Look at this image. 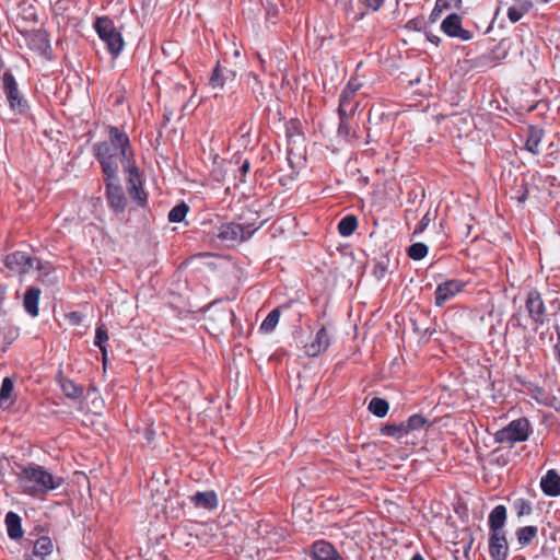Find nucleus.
<instances>
[{
  "mask_svg": "<svg viewBox=\"0 0 560 560\" xmlns=\"http://www.w3.org/2000/svg\"><path fill=\"white\" fill-rule=\"evenodd\" d=\"M93 152L104 175L113 178L115 174H118L119 164L125 171L133 170L135 160L130 139L119 127L110 126L108 139L94 143Z\"/></svg>",
  "mask_w": 560,
  "mask_h": 560,
  "instance_id": "f257e3e1",
  "label": "nucleus"
},
{
  "mask_svg": "<svg viewBox=\"0 0 560 560\" xmlns=\"http://www.w3.org/2000/svg\"><path fill=\"white\" fill-rule=\"evenodd\" d=\"M61 476H55L43 466L30 465L20 475L23 492L32 497H40L56 490L63 483Z\"/></svg>",
  "mask_w": 560,
  "mask_h": 560,
  "instance_id": "f03ea898",
  "label": "nucleus"
},
{
  "mask_svg": "<svg viewBox=\"0 0 560 560\" xmlns=\"http://www.w3.org/2000/svg\"><path fill=\"white\" fill-rule=\"evenodd\" d=\"M530 433L532 428L529 421L526 418H518L497 431L494 434V441L501 444H515L527 441Z\"/></svg>",
  "mask_w": 560,
  "mask_h": 560,
  "instance_id": "7ed1b4c3",
  "label": "nucleus"
},
{
  "mask_svg": "<svg viewBox=\"0 0 560 560\" xmlns=\"http://www.w3.org/2000/svg\"><path fill=\"white\" fill-rule=\"evenodd\" d=\"M94 27L108 51L115 57L118 56L124 48V39L114 22L107 16H102L96 20Z\"/></svg>",
  "mask_w": 560,
  "mask_h": 560,
  "instance_id": "20e7f679",
  "label": "nucleus"
},
{
  "mask_svg": "<svg viewBox=\"0 0 560 560\" xmlns=\"http://www.w3.org/2000/svg\"><path fill=\"white\" fill-rule=\"evenodd\" d=\"M257 231L252 225H242L240 223L230 222L221 224L217 230V237L229 244L241 243L249 240Z\"/></svg>",
  "mask_w": 560,
  "mask_h": 560,
  "instance_id": "39448f33",
  "label": "nucleus"
},
{
  "mask_svg": "<svg viewBox=\"0 0 560 560\" xmlns=\"http://www.w3.org/2000/svg\"><path fill=\"white\" fill-rule=\"evenodd\" d=\"M3 90L12 110L24 114L27 110V102L20 94L18 83L10 71L3 73Z\"/></svg>",
  "mask_w": 560,
  "mask_h": 560,
  "instance_id": "423d86ee",
  "label": "nucleus"
},
{
  "mask_svg": "<svg viewBox=\"0 0 560 560\" xmlns=\"http://www.w3.org/2000/svg\"><path fill=\"white\" fill-rule=\"evenodd\" d=\"M4 264L10 270L19 275H25L33 269L40 270L43 268L42 262L37 258H33L23 252L9 254L5 257Z\"/></svg>",
  "mask_w": 560,
  "mask_h": 560,
  "instance_id": "0eeeda50",
  "label": "nucleus"
},
{
  "mask_svg": "<svg viewBox=\"0 0 560 560\" xmlns=\"http://www.w3.org/2000/svg\"><path fill=\"white\" fill-rule=\"evenodd\" d=\"M104 179L106 183V197L110 207L116 212H122L126 208L127 199L119 184L118 174H115L113 178L104 175Z\"/></svg>",
  "mask_w": 560,
  "mask_h": 560,
  "instance_id": "6e6552de",
  "label": "nucleus"
},
{
  "mask_svg": "<svg viewBox=\"0 0 560 560\" xmlns=\"http://www.w3.org/2000/svg\"><path fill=\"white\" fill-rule=\"evenodd\" d=\"M465 282L452 279L438 284L435 289V305L442 306L463 291Z\"/></svg>",
  "mask_w": 560,
  "mask_h": 560,
  "instance_id": "1a4fd4ad",
  "label": "nucleus"
},
{
  "mask_svg": "<svg viewBox=\"0 0 560 560\" xmlns=\"http://www.w3.org/2000/svg\"><path fill=\"white\" fill-rule=\"evenodd\" d=\"M525 306L530 319L538 325L545 323L546 307L538 291L533 290L527 294Z\"/></svg>",
  "mask_w": 560,
  "mask_h": 560,
  "instance_id": "9d476101",
  "label": "nucleus"
},
{
  "mask_svg": "<svg viewBox=\"0 0 560 560\" xmlns=\"http://www.w3.org/2000/svg\"><path fill=\"white\" fill-rule=\"evenodd\" d=\"M441 28L450 37H456L462 40H469L472 38L471 32L462 27V18L456 13L447 15L443 20Z\"/></svg>",
  "mask_w": 560,
  "mask_h": 560,
  "instance_id": "9b49d317",
  "label": "nucleus"
},
{
  "mask_svg": "<svg viewBox=\"0 0 560 560\" xmlns=\"http://www.w3.org/2000/svg\"><path fill=\"white\" fill-rule=\"evenodd\" d=\"M331 332L326 326H323L315 335L312 342L305 346V353L308 357H317L324 353L330 346Z\"/></svg>",
  "mask_w": 560,
  "mask_h": 560,
  "instance_id": "f8f14e48",
  "label": "nucleus"
},
{
  "mask_svg": "<svg viewBox=\"0 0 560 560\" xmlns=\"http://www.w3.org/2000/svg\"><path fill=\"white\" fill-rule=\"evenodd\" d=\"M489 553L492 560H506L509 556V545L505 533H490Z\"/></svg>",
  "mask_w": 560,
  "mask_h": 560,
  "instance_id": "ddd939ff",
  "label": "nucleus"
},
{
  "mask_svg": "<svg viewBox=\"0 0 560 560\" xmlns=\"http://www.w3.org/2000/svg\"><path fill=\"white\" fill-rule=\"evenodd\" d=\"M310 556L313 560H343L332 544L326 540H316Z\"/></svg>",
  "mask_w": 560,
  "mask_h": 560,
  "instance_id": "4468645a",
  "label": "nucleus"
},
{
  "mask_svg": "<svg viewBox=\"0 0 560 560\" xmlns=\"http://www.w3.org/2000/svg\"><path fill=\"white\" fill-rule=\"evenodd\" d=\"M236 78V72L226 68H222L219 65L214 68L210 80L209 85L213 90L222 91L226 83L233 82Z\"/></svg>",
  "mask_w": 560,
  "mask_h": 560,
  "instance_id": "2eb2a0df",
  "label": "nucleus"
},
{
  "mask_svg": "<svg viewBox=\"0 0 560 560\" xmlns=\"http://www.w3.org/2000/svg\"><path fill=\"white\" fill-rule=\"evenodd\" d=\"M128 173V184H129V195L130 197L138 202V205L143 206L147 201V195L143 189L140 187L141 180L138 173V168L133 166L132 171H125Z\"/></svg>",
  "mask_w": 560,
  "mask_h": 560,
  "instance_id": "dca6fc26",
  "label": "nucleus"
},
{
  "mask_svg": "<svg viewBox=\"0 0 560 560\" xmlns=\"http://www.w3.org/2000/svg\"><path fill=\"white\" fill-rule=\"evenodd\" d=\"M540 488L546 495H560V475L555 469H549L540 480Z\"/></svg>",
  "mask_w": 560,
  "mask_h": 560,
  "instance_id": "f3484780",
  "label": "nucleus"
},
{
  "mask_svg": "<svg viewBox=\"0 0 560 560\" xmlns=\"http://www.w3.org/2000/svg\"><path fill=\"white\" fill-rule=\"evenodd\" d=\"M54 544L50 537L42 536L34 542L32 555L26 557V560H44L52 552Z\"/></svg>",
  "mask_w": 560,
  "mask_h": 560,
  "instance_id": "a211bd4d",
  "label": "nucleus"
},
{
  "mask_svg": "<svg viewBox=\"0 0 560 560\" xmlns=\"http://www.w3.org/2000/svg\"><path fill=\"white\" fill-rule=\"evenodd\" d=\"M190 502L197 509L211 511L218 506V495L214 491L196 492L190 497Z\"/></svg>",
  "mask_w": 560,
  "mask_h": 560,
  "instance_id": "6ab92c4d",
  "label": "nucleus"
},
{
  "mask_svg": "<svg viewBox=\"0 0 560 560\" xmlns=\"http://www.w3.org/2000/svg\"><path fill=\"white\" fill-rule=\"evenodd\" d=\"M28 46L31 49L45 55L50 49L48 34L45 31L38 30L30 34Z\"/></svg>",
  "mask_w": 560,
  "mask_h": 560,
  "instance_id": "aec40b11",
  "label": "nucleus"
},
{
  "mask_svg": "<svg viewBox=\"0 0 560 560\" xmlns=\"http://www.w3.org/2000/svg\"><path fill=\"white\" fill-rule=\"evenodd\" d=\"M360 103L353 96L341 93L339 96L338 115L339 119L351 118L357 112Z\"/></svg>",
  "mask_w": 560,
  "mask_h": 560,
  "instance_id": "412c9836",
  "label": "nucleus"
},
{
  "mask_svg": "<svg viewBox=\"0 0 560 560\" xmlns=\"http://www.w3.org/2000/svg\"><path fill=\"white\" fill-rule=\"evenodd\" d=\"M489 528L490 533H504L503 527L506 522V508L504 505H497L489 514Z\"/></svg>",
  "mask_w": 560,
  "mask_h": 560,
  "instance_id": "4be33fe9",
  "label": "nucleus"
},
{
  "mask_svg": "<svg viewBox=\"0 0 560 560\" xmlns=\"http://www.w3.org/2000/svg\"><path fill=\"white\" fill-rule=\"evenodd\" d=\"M545 136L542 128L537 126H530L527 131V139L525 143L526 150L537 155L540 153L539 144Z\"/></svg>",
  "mask_w": 560,
  "mask_h": 560,
  "instance_id": "5701e85b",
  "label": "nucleus"
},
{
  "mask_svg": "<svg viewBox=\"0 0 560 560\" xmlns=\"http://www.w3.org/2000/svg\"><path fill=\"white\" fill-rule=\"evenodd\" d=\"M5 526L8 536L13 539L18 540L23 537V529H22V521L21 517L15 512H8L5 515Z\"/></svg>",
  "mask_w": 560,
  "mask_h": 560,
  "instance_id": "b1692460",
  "label": "nucleus"
},
{
  "mask_svg": "<svg viewBox=\"0 0 560 560\" xmlns=\"http://www.w3.org/2000/svg\"><path fill=\"white\" fill-rule=\"evenodd\" d=\"M40 290L35 287H31L26 290L24 295L23 305L25 311L33 317L38 315V300Z\"/></svg>",
  "mask_w": 560,
  "mask_h": 560,
  "instance_id": "393cba45",
  "label": "nucleus"
},
{
  "mask_svg": "<svg viewBox=\"0 0 560 560\" xmlns=\"http://www.w3.org/2000/svg\"><path fill=\"white\" fill-rule=\"evenodd\" d=\"M13 389L14 384L13 381L9 377H5L2 381L1 387H0V407L1 408H10L13 405Z\"/></svg>",
  "mask_w": 560,
  "mask_h": 560,
  "instance_id": "a878e982",
  "label": "nucleus"
},
{
  "mask_svg": "<svg viewBox=\"0 0 560 560\" xmlns=\"http://www.w3.org/2000/svg\"><path fill=\"white\" fill-rule=\"evenodd\" d=\"M358 228V219L355 215L348 214L338 223V232L341 236L348 237L354 233Z\"/></svg>",
  "mask_w": 560,
  "mask_h": 560,
  "instance_id": "bb28decb",
  "label": "nucleus"
},
{
  "mask_svg": "<svg viewBox=\"0 0 560 560\" xmlns=\"http://www.w3.org/2000/svg\"><path fill=\"white\" fill-rule=\"evenodd\" d=\"M532 8L533 3L529 0H523L518 3V7H510L508 9V18L512 23H516L525 13L529 12Z\"/></svg>",
  "mask_w": 560,
  "mask_h": 560,
  "instance_id": "cd10ccee",
  "label": "nucleus"
},
{
  "mask_svg": "<svg viewBox=\"0 0 560 560\" xmlns=\"http://www.w3.org/2000/svg\"><path fill=\"white\" fill-rule=\"evenodd\" d=\"M538 529L536 526H524L516 530V538L521 546H527L537 537Z\"/></svg>",
  "mask_w": 560,
  "mask_h": 560,
  "instance_id": "c85d7f7f",
  "label": "nucleus"
},
{
  "mask_svg": "<svg viewBox=\"0 0 560 560\" xmlns=\"http://www.w3.org/2000/svg\"><path fill=\"white\" fill-rule=\"evenodd\" d=\"M279 318H280V308L279 307L273 308L260 324L259 330L265 334H269V332L273 331V329L276 328V326L279 323Z\"/></svg>",
  "mask_w": 560,
  "mask_h": 560,
  "instance_id": "c756f323",
  "label": "nucleus"
},
{
  "mask_svg": "<svg viewBox=\"0 0 560 560\" xmlns=\"http://www.w3.org/2000/svg\"><path fill=\"white\" fill-rule=\"evenodd\" d=\"M368 409L376 417L383 418L387 415L389 405L388 402L378 397H374L369 402Z\"/></svg>",
  "mask_w": 560,
  "mask_h": 560,
  "instance_id": "7c9ffc66",
  "label": "nucleus"
},
{
  "mask_svg": "<svg viewBox=\"0 0 560 560\" xmlns=\"http://www.w3.org/2000/svg\"><path fill=\"white\" fill-rule=\"evenodd\" d=\"M383 435L392 436L397 440L402 439L408 434L405 423L386 424L381 429Z\"/></svg>",
  "mask_w": 560,
  "mask_h": 560,
  "instance_id": "2f4dec72",
  "label": "nucleus"
},
{
  "mask_svg": "<svg viewBox=\"0 0 560 560\" xmlns=\"http://www.w3.org/2000/svg\"><path fill=\"white\" fill-rule=\"evenodd\" d=\"M60 385H61V389H62L63 394L69 398L77 399V398L81 397L83 394V388L75 385L70 380L61 381Z\"/></svg>",
  "mask_w": 560,
  "mask_h": 560,
  "instance_id": "473e14b6",
  "label": "nucleus"
},
{
  "mask_svg": "<svg viewBox=\"0 0 560 560\" xmlns=\"http://www.w3.org/2000/svg\"><path fill=\"white\" fill-rule=\"evenodd\" d=\"M428 423H429V420L427 418H424L420 413H415L407 419L405 425H406L407 432L409 433L411 431L421 430Z\"/></svg>",
  "mask_w": 560,
  "mask_h": 560,
  "instance_id": "72a5a7b5",
  "label": "nucleus"
},
{
  "mask_svg": "<svg viewBox=\"0 0 560 560\" xmlns=\"http://www.w3.org/2000/svg\"><path fill=\"white\" fill-rule=\"evenodd\" d=\"M235 315L233 311L231 310H222L215 313L214 315H211L208 320H218L221 325V329H224L228 327L229 324H231L234 319Z\"/></svg>",
  "mask_w": 560,
  "mask_h": 560,
  "instance_id": "f704fd0d",
  "label": "nucleus"
},
{
  "mask_svg": "<svg viewBox=\"0 0 560 560\" xmlns=\"http://www.w3.org/2000/svg\"><path fill=\"white\" fill-rule=\"evenodd\" d=\"M188 210H189V207L185 202H180L179 205L175 206L168 212L170 222H173V223L182 222L185 219Z\"/></svg>",
  "mask_w": 560,
  "mask_h": 560,
  "instance_id": "c9c22d12",
  "label": "nucleus"
},
{
  "mask_svg": "<svg viewBox=\"0 0 560 560\" xmlns=\"http://www.w3.org/2000/svg\"><path fill=\"white\" fill-rule=\"evenodd\" d=\"M108 339L107 328L104 325H100L95 331L94 345L100 348L103 354L104 361L106 360V348L104 342Z\"/></svg>",
  "mask_w": 560,
  "mask_h": 560,
  "instance_id": "e433bc0d",
  "label": "nucleus"
},
{
  "mask_svg": "<svg viewBox=\"0 0 560 560\" xmlns=\"http://www.w3.org/2000/svg\"><path fill=\"white\" fill-rule=\"evenodd\" d=\"M428 255V246L423 243H415L408 248V256L413 260H421Z\"/></svg>",
  "mask_w": 560,
  "mask_h": 560,
  "instance_id": "4c0bfd02",
  "label": "nucleus"
},
{
  "mask_svg": "<svg viewBox=\"0 0 560 560\" xmlns=\"http://www.w3.org/2000/svg\"><path fill=\"white\" fill-rule=\"evenodd\" d=\"M350 118L340 119L338 126V136L343 138L346 141H351L355 138V131L349 125Z\"/></svg>",
  "mask_w": 560,
  "mask_h": 560,
  "instance_id": "58836bf2",
  "label": "nucleus"
},
{
  "mask_svg": "<svg viewBox=\"0 0 560 560\" xmlns=\"http://www.w3.org/2000/svg\"><path fill=\"white\" fill-rule=\"evenodd\" d=\"M533 397L535 398V400L538 404H541L545 406H553V402L556 400V398L553 396H551L550 394H548L547 392H545L541 388H536L534 390Z\"/></svg>",
  "mask_w": 560,
  "mask_h": 560,
  "instance_id": "ea45409f",
  "label": "nucleus"
},
{
  "mask_svg": "<svg viewBox=\"0 0 560 560\" xmlns=\"http://www.w3.org/2000/svg\"><path fill=\"white\" fill-rule=\"evenodd\" d=\"M514 509L520 517L529 515L533 511L530 502L525 499H517L514 503Z\"/></svg>",
  "mask_w": 560,
  "mask_h": 560,
  "instance_id": "a19ab883",
  "label": "nucleus"
},
{
  "mask_svg": "<svg viewBox=\"0 0 560 560\" xmlns=\"http://www.w3.org/2000/svg\"><path fill=\"white\" fill-rule=\"evenodd\" d=\"M361 88L362 83L357 78H351L341 93H347L349 96L355 97Z\"/></svg>",
  "mask_w": 560,
  "mask_h": 560,
  "instance_id": "79ce46f5",
  "label": "nucleus"
},
{
  "mask_svg": "<svg viewBox=\"0 0 560 560\" xmlns=\"http://www.w3.org/2000/svg\"><path fill=\"white\" fill-rule=\"evenodd\" d=\"M431 214H430V211H428L423 217L422 219L419 221V223L417 224L415 231H413V234H420L422 233L430 224L431 222Z\"/></svg>",
  "mask_w": 560,
  "mask_h": 560,
  "instance_id": "37998d69",
  "label": "nucleus"
},
{
  "mask_svg": "<svg viewBox=\"0 0 560 560\" xmlns=\"http://www.w3.org/2000/svg\"><path fill=\"white\" fill-rule=\"evenodd\" d=\"M249 168H250V163L248 160H245L240 167V173H241L240 180L241 182H244V177L248 173Z\"/></svg>",
  "mask_w": 560,
  "mask_h": 560,
  "instance_id": "c03bdc74",
  "label": "nucleus"
},
{
  "mask_svg": "<svg viewBox=\"0 0 560 560\" xmlns=\"http://www.w3.org/2000/svg\"><path fill=\"white\" fill-rule=\"evenodd\" d=\"M383 2L384 0H365L366 5L374 11L378 10Z\"/></svg>",
  "mask_w": 560,
  "mask_h": 560,
  "instance_id": "a18cd8bd",
  "label": "nucleus"
},
{
  "mask_svg": "<svg viewBox=\"0 0 560 560\" xmlns=\"http://www.w3.org/2000/svg\"><path fill=\"white\" fill-rule=\"evenodd\" d=\"M248 78L253 80L254 84H255L258 89H261V83H260V81H259V79H258L257 74H255V73L250 72V73L248 74Z\"/></svg>",
  "mask_w": 560,
  "mask_h": 560,
  "instance_id": "49530a36",
  "label": "nucleus"
},
{
  "mask_svg": "<svg viewBox=\"0 0 560 560\" xmlns=\"http://www.w3.org/2000/svg\"><path fill=\"white\" fill-rule=\"evenodd\" d=\"M435 7L440 8V9H443V8H447L448 3H447L446 0H436Z\"/></svg>",
  "mask_w": 560,
  "mask_h": 560,
  "instance_id": "de8ad7c7",
  "label": "nucleus"
},
{
  "mask_svg": "<svg viewBox=\"0 0 560 560\" xmlns=\"http://www.w3.org/2000/svg\"><path fill=\"white\" fill-rule=\"evenodd\" d=\"M4 299H5V289L0 285V307L2 306Z\"/></svg>",
  "mask_w": 560,
  "mask_h": 560,
  "instance_id": "09e8293b",
  "label": "nucleus"
},
{
  "mask_svg": "<svg viewBox=\"0 0 560 560\" xmlns=\"http://www.w3.org/2000/svg\"><path fill=\"white\" fill-rule=\"evenodd\" d=\"M555 353H556V355H557V358H558V361H559V363H560V343H557V345L555 346Z\"/></svg>",
  "mask_w": 560,
  "mask_h": 560,
  "instance_id": "8fccbe9b",
  "label": "nucleus"
},
{
  "mask_svg": "<svg viewBox=\"0 0 560 560\" xmlns=\"http://www.w3.org/2000/svg\"><path fill=\"white\" fill-rule=\"evenodd\" d=\"M241 130H244V133H243L242 137H245V136H247L249 133V128H246V124H243L241 126Z\"/></svg>",
  "mask_w": 560,
  "mask_h": 560,
  "instance_id": "3c124183",
  "label": "nucleus"
},
{
  "mask_svg": "<svg viewBox=\"0 0 560 560\" xmlns=\"http://www.w3.org/2000/svg\"><path fill=\"white\" fill-rule=\"evenodd\" d=\"M410 560H424V559L421 555L416 553Z\"/></svg>",
  "mask_w": 560,
  "mask_h": 560,
  "instance_id": "603ef678",
  "label": "nucleus"
},
{
  "mask_svg": "<svg viewBox=\"0 0 560 560\" xmlns=\"http://www.w3.org/2000/svg\"><path fill=\"white\" fill-rule=\"evenodd\" d=\"M258 59H259V62L262 65L264 63V59L260 57V55H258Z\"/></svg>",
  "mask_w": 560,
  "mask_h": 560,
  "instance_id": "864d4df0",
  "label": "nucleus"
},
{
  "mask_svg": "<svg viewBox=\"0 0 560 560\" xmlns=\"http://www.w3.org/2000/svg\"><path fill=\"white\" fill-rule=\"evenodd\" d=\"M558 340H559L558 343H560V331H558Z\"/></svg>",
  "mask_w": 560,
  "mask_h": 560,
  "instance_id": "5fc2aeb1",
  "label": "nucleus"
},
{
  "mask_svg": "<svg viewBox=\"0 0 560 560\" xmlns=\"http://www.w3.org/2000/svg\"><path fill=\"white\" fill-rule=\"evenodd\" d=\"M540 1H541V2H544V3H547V2H549L550 0H540Z\"/></svg>",
  "mask_w": 560,
  "mask_h": 560,
  "instance_id": "6e6d98bb",
  "label": "nucleus"
}]
</instances>
